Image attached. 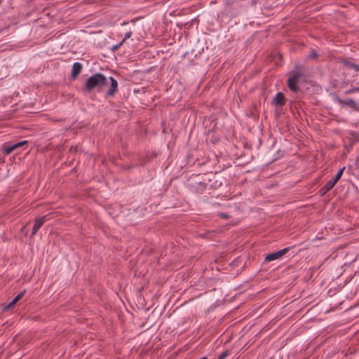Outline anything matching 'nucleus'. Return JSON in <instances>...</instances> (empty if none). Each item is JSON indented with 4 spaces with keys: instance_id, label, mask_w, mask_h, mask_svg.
I'll return each mask as SVG.
<instances>
[{
    "instance_id": "obj_1",
    "label": "nucleus",
    "mask_w": 359,
    "mask_h": 359,
    "mask_svg": "<svg viewBox=\"0 0 359 359\" xmlns=\"http://www.w3.org/2000/svg\"><path fill=\"white\" fill-rule=\"evenodd\" d=\"M107 83V78L101 73H96L86 80L84 89L90 92L97 88L98 91H100Z\"/></svg>"
},
{
    "instance_id": "obj_2",
    "label": "nucleus",
    "mask_w": 359,
    "mask_h": 359,
    "mask_svg": "<svg viewBox=\"0 0 359 359\" xmlns=\"http://www.w3.org/2000/svg\"><path fill=\"white\" fill-rule=\"evenodd\" d=\"M27 144V141H21L16 143H10L7 142L4 144L3 149L4 153L6 154H9L13 151L18 149L20 147Z\"/></svg>"
},
{
    "instance_id": "obj_3",
    "label": "nucleus",
    "mask_w": 359,
    "mask_h": 359,
    "mask_svg": "<svg viewBox=\"0 0 359 359\" xmlns=\"http://www.w3.org/2000/svg\"><path fill=\"white\" fill-rule=\"evenodd\" d=\"M290 249V247L285 248L279 251L272 252L271 254L267 255L264 260L265 262H271L278 259L281 258L283 255H285Z\"/></svg>"
},
{
    "instance_id": "obj_4",
    "label": "nucleus",
    "mask_w": 359,
    "mask_h": 359,
    "mask_svg": "<svg viewBox=\"0 0 359 359\" xmlns=\"http://www.w3.org/2000/svg\"><path fill=\"white\" fill-rule=\"evenodd\" d=\"M307 69L300 65H295L294 68V73L292 75L300 81H304L306 80Z\"/></svg>"
},
{
    "instance_id": "obj_5",
    "label": "nucleus",
    "mask_w": 359,
    "mask_h": 359,
    "mask_svg": "<svg viewBox=\"0 0 359 359\" xmlns=\"http://www.w3.org/2000/svg\"><path fill=\"white\" fill-rule=\"evenodd\" d=\"M110 86L106 93V97H113L118 91V82L112 76L109 78Z\"/></svg>"
},
{
    "instance_id": "obj_6",
    "label": "nucleus",
    "mask_w": 359,
    "mask_h": 359,
    "mask_svg": "<svg viewBox=\"0 0 359 359\" xmlns=\"http://www.w3.org/2000/svg\"><path fill=\"white\" fill-rule=\"evenodd\" d=\"M46 218H47L46 215L36 218L34 225V226L32 228V236H34L37 233V231L39 230V229L46 222Z\"/></svg>"
},
{
    "instance_id": "obj_7",
    "label": "nucleus",
    "mask_w": 359,
    "mask_h": 359,
    "mask_svg": "<svg viewBox=\"0 0 359 359\" xmlns=\"http://www.w3.org/2000/svg\"><path fill=\"white\" fill-rule=\"evenodd\" d=\"M299 81H301L297 79L296 76H294L293 75L289 76L287 81L289 89L293 92H297L299 89L297 83Z\"/></svg>"
},
{
    "instance_id": "obj_8",
    "label": "nucleus",
    "mask_w": 359,
    "mask_h": 359,
    "mask_svg": "<svg viewBox=\"0 0 359 359\" xmlns=\"http://www.w3.org/2000/svg\"><path fill=\"white\" fill-rule=\"evenodd\" d=\"M336 101L342 107L348 106L353 109H357V104L353 99L342 100L340 97H337Z\"/></svg>"
},
{
    "instance_id": "obj_9",
    "label": "nucleus",
    "mask_w": 359,
    "mask_h": 359,
    "mask_svg": "<svg viewBox=\"0 0 359 359\" xmlns=\"http://www.w3.org/2000/svg\"><path fill=\"white\" fill-rule=\"evenodd\" d=\"M286 102V99L283 93H278L273 100V103L277 106H283Z\"/></svg>"
},
{
    "instance_id": "obj_10",
    "label": "nucleus",
    "mask_w": 359,
    "mask_h": 359,
    "mask_svg": "<svg viewBox=\"0 0 359 359\" xmlns=\"http://www.w3.org/2000/svg\"><path fill=\"white\" fill-rule=\"evenodd\" d=\"M82 70V65L80 62H74L72 66V77L73 79L77 78L79 74L81 73Z\"/></svg>"
},
{
    "instance_id": "obj_11",
    "label": "nucleus",
    "mask_w": 359,
    "mask_h": 359,
    "mask_svg": "<svg viewBox=\"0 0 359 359\" xmlns=\"http://www.w3.org/2000/svg\"><path fill=\"white\" fill-rule=\"evenodd\" d=\"M207 184L205 182H199L196 186H193V191L197 194H202L206 189Z\"/></svg>"
},
{
    "instance_id": "obj_12",
    "label": "nucleus",
    "mask_w": 359,
    "mask_h": 359,
    "mask_svg": "<svg viewBox=\"0 0 359 359\" xmlns=\"http://www.w3.org/2000/svg\"><path fill=\"white\" fill-rule=\"evenodd\" d=\"M25 292L26 291L25 290L19 292L17 296L8 304L7 308H12L14 306L15 304L23 297Z\"/></svg>"
},
{
    "instance_id": "obj_13",
    "label": "nucleus",
    "mask_w": 359,
    "mask_h": 359,
    "mask_svg": "<svg viewBox=\"0 0 359 359\" xmlns=\"http://www.w3.org/2000/svg\"><path fill=\"white\" fill-rule=\"evenodd\" d=\"M344 65L349 67V68H351L353 69H355V71H359V65H356L355 63H353L350 61H346L344 62Z\"/></svg>"
},
{
    "instance_id": "obj_14",
    "label": "nucleus",
    "mask_w": 359,
    "mask_h": 359,
    "mask_svg": "<svg viewBox=\"0 0 359 359\" xmlns=\"http://www.w3.org/2000/svg\"><path fill=\"white\" fill-rule=\"evenodd\" d=\"M345 169V167H343L342 168H341L338 172L337 173V175L332 178V180H334L336 183L340 180V178L341 177L342 175H343V172H344V170Z\"/></svg>"
},
{
    "instance_id": "obj_15",
    "label": "nucleus",
    "mask_w": 359,
    "mask_h": 359,
    "mask_svg": "<svg viewBox=\"0 0 359 359\" xmlns=\"http://www.w3.org/2000/svg\"><path fill=\"white\" fill-rule=\"evenodd\" d=\"M335 184H336V182L334 180H332H332H329L328 182H327L324 186L330 191L334 187V186Z\"/></svg>"
},
{
    "instance_id": "obj_16",
    "label": "nucleus",
    "mask_w": 359,
    "mask_h": 359,
    "mask_svg": "<svg viewBox=\"0 0 359 359\" xmlns=\"http://www.w3.org/2000/svg\"><path fill=\"white\" fill-rule=\"evenodd\" d=\"M230 351L226 350L218 355L217 359H224L229 355Z\"/></svg>"
},
{
    "instance_id": "obj_17",
    "label": "nucleus",
    "mask_w": 359,
    "mask_h": 359,
    "mask_svg": "<svg viewBox=\"0 0 359 359\" xmlns=\"http://www.w3.org/2000/svg\"><path fill=\"white\" fill-rule=\"evenodd\" d=\"M357 92H358V87H353V88L346 90L344 92V94L349 95V94H352V93H357Z\"/></svg>"
},
{
    "instance_id": "obj_18",
    "label": "nucleus",
    "mask_w": 359,
    "mask_h": 359,
    "mask_svg": "<svg viewBox=\"0 0 359 359\" xmlns=\"http://www.w3.org/2000/svg\"><path fill=\"white\" fill-rule=\"evenodd\" d=\"M328 191H328V189H327L325 188V186H323V187H322L320 188V189L319 190L320 196H324V195H325Z\"/></svg>"
},
{
    "instance_id": "obj_19",
    "label": "nucleus",
    "mask_w": 359,
    "mask_h": 359,
    "mask_svg": "<svg viewBox=\"0 0 359 359\" xmlns=\"http://www.w3.org/2000/svg\"><path fill=\"white\" fill-rule=\"evenodd\" d=\"M132 36V32L131 31H129L128 32H126L125 34H124V37L123 39V40L121 41L122 43H124L128 39H129L130 36Z\"/></svg>"
},
{
    "instance_id": "obj_20",
    "label": "nucleus",
    "mask_w": 359,
    "mask_h": 359,
    "mask_svg": "<svg viewBox=\"0 0 359 359\" xmlns=\"http://www.w3.org/2000/svg\"><path fill=\"white\" fill-rule=\"evenodd\" d=\"M317 56H318V53L316 51L313 50L310 53L309 57L310 59H315L317 57Z\"/></svg>"
},
{
    "instance_id": "obj_21",
    "label": "nucleus",
    "mask_w": 359,
    "mask_h": 359,
    "mask_svg": "<svg viewBox=\"0 0 359 359\" xmlns=\"http://www.w3.org/2000/svg\"><path fill=\"white\" fill-rule=\"evenodd\" d=\"M123 43H122V41H121L117 45H115L112 47L111 50L113 51H116L122 45H123Z\"/></svg>"
},
{
    "instance_id": "obj_22",
    "label": "nucleus",
    "mask_w": 359,
    "mask_h": 359,
    "mask_svg": "<svg viewBox=\"0 0 359 359\" xmlns=\"http://www.w3.org/2000/svg\"><path fill=\"white\" fill-rule=\"evenodd\" d=\"M219 216L221 217H222V218H224V219H228L229 217V215L227 213H226V212H221L219 214Z\"/></svg>"
},
{
    "instance_id": "obj_23",
    "label": "nucleus",
    "mask_w": 359,
    "mask_h": 359,
    "mask_svg": "<svg viewBox=\"0 0 359 359\" xmlns=\"http://www.w3.org/2000/svg\"><path fill=\"white\" fill-rule=\"evenodd\" d=\"M200 359H207V358L205 356H203Z\"/></svg>"
},
{
    "instance_id": "obj_24",
    "label": "nucleus",
    "mask_w": 359,
    "mask_h": 359,
    "mask_svg": "<svg viewBox=\"0 0 359 359\" xmlns=\"http://www.w3.org/2000/svg\"><path fill=\"white\" fill-rule=\"evenodd\" d=\"M1 2H2V0H0V4H1Z\"/></svg>"
},
{
    "instance_id": "obj_25",
    "label": "nucleus",
    "mask_w": 359,
    "mask_h": 359,
    "mask_svg": "<svg viewBox=\"0 0 359 359\" xmlns=\"http://www.w3.org/2000/svg\"><path fill=\"white\" fill-rule=\"evenodd\" d=\"M358 92H359V87H358Z\"/></svg>"
},
{
    "instance_id": "obj_26",
    "label": "nucleus",
    "mask_w": 359,
    "mask_h": 359,
    "mask_svg": "<svg viewBox=\"0 0 359 359\" xmlns=\"http://www.w3.org/2000/svg\"><path fill=\"white\" fill-rule=\"evenodd\" d=\"M358 167H359V162L358 163Z\"/></svg>"
}]
</instances>
